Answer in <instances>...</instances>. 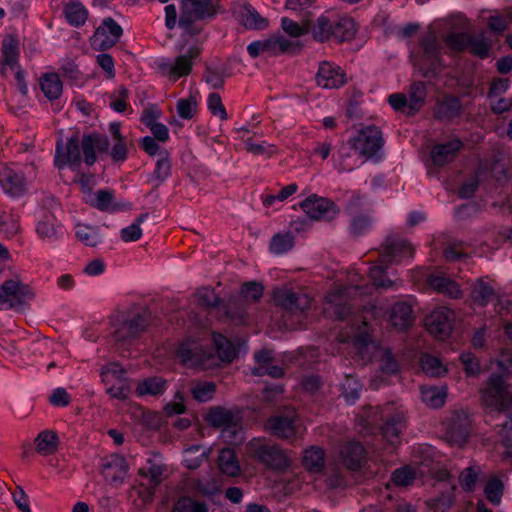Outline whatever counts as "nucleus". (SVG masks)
<instances>
[{
  "mask_svg": "<svg viewBox=\"0 0 512 512\" xmlns=\"http://www.w3.org/2000/svg\"><path fill=\"white\" fill-rule=\"evenodd\" d=\"M109 149V140L107 136L91 133L83 135L79 140L77 135L72 136L63 143L59 139L56 144L55 165L61 169L68 165L72 169L80 167L82 160L88 166H92L96 160V152L103 153Z\"/></svg>",
  "mask_w": 512,
  "mask_h": 512,
  "instance_id": "1",
  "label": "nucleus"
},
{
  "mask_svg": "<svg viewBox=\"0 0 512 512\" xmlns=\"http://www.w3.org/2000/svg\"><path fill=\"white\" fill-rule=\"evenodd\" d=\"M469 21L463 15L447 19L449 32L443 36V42L451 54L468 52L474 56L480 55V39L468 33Z\"/></svg>",
  "mask_w": 512,
  "mask_h": 512,
  "instance_id": "2",
  "label": "nucleus"
},
{
  "mask_svg": "<svg viewBox=\"0 0 512 512\" xmlns=\"http://www.w3.org/2000/svg\"><path fill=\"white\" fill-rule=\"evenodd\" d=\"M251 458L266 469L282 472L291 465V459L286 450L279 444L263 438H253L247 445Z\"/></svg>",
  "mask_w": 512,
  "mask_h": 512,
  "instance_id": "3",
  "label": "nucleus"
},
{
  "mask_svg": "<svg viewBox=\"0 0 512 512\" xmlns=\"http://www.w3.org/2000/svg\"><path fill=\"white\" fill-rule=\"evenodd\" d=\"M372 289L373 286L359 284L334 288L326 296L325 313L338 320L349 319L354 309V305L350 303L352 297L357 294H370Z\"/></svg>",
  "mask_w": 512,
  "mask_h": 512,
  "instance_id": "4",
  "label": "nucleus"
},
{
  "mask_svg": "<svg viewBox=\"0 0 512 512\" xmlns=\"http://www.w3.org/2000/svg\"><path fill=\"white\" fill-rule=\"evenodd\" d=\"M218 3L219 0H182L179 27L190 36L198 35L202 27L197 22L213 17Z\"/></svg>",
  "mask_w": 512,
  "mask_h": 512,
  "instance_id": "5",
  "label": "nucleus"
},
{
  "mask_svg": "<svg viewBox=\"0 0 512 512\" xmlns=\"http://www.w3.org/2000/svg\"><path fill=\"white\" fill-rule=\"evenodd\" d=\"M499 412H506L512 420V386L506 384L501 376L489 378L488 386L482 391V406Z\"/></svg>",
  "mask_w": 512,
  "mask_h": 512,
  "instance_id": "6",
  "label": "nucleus"
},
{
  "mask_svg": "<svg viewBox=\"0 0 512 512\" xmlns=\"http://www.w3.org/2000/svg\"><path fill=\"white\" fill-rule=\"evenodd\" d=\"M34 297L33 290L27 284L7 280L0 285V310L22 311Z\"/></svg>",
  "mask_w": 512,
  "mask_h": 512,
  "instance_id": "7",
  "label": "nucleus"
},
{
  "mask_svg": "<svg viewBox=\"0 0 512 512\" xmlns=\"http://www.w3.org/2000/svg\"><path fill=\"white\" fill-rule=\"evenodd\" d=\"M302 464L312 474H329L327 482L330 487H339L344 483V476L338 467L325 466V451L319 446H310L304 450Z\"/></svg>",
  "mask_w": 512,
  "mask_h": 512,
  "instance_id": "8",
  "label": "nucleus"
},
{
  "mask_svg": "<svg viewBox=\"0 0 512 512\" xmlns=\"http://www.w3.org/2000/svg\"><path fill=\"white\" fill-rule=\"evenodd\" d=\"M208 422L218 428H222V436L230 442H240L243 439L241 417L238 413L223 408H212L207 415Z\"/></svg>",
  "mask_w": 512,
  "mask_h": 512,
  "instance_id": "9",
  "label": "nucleus"
},
{
  "mask_svg": "<svg viewBox=\"0 0 512 512\" xmlns=\"http://www.w3.org/2000/svg\"><path fill=\"white\" fill-rule=\"evenodd\" d=\"M298 414L293 408H287L279 414L269 417L265 429L273 436L281 439H291L298 430Z\"/></svg>",
  "mask_w": 512,
  "mask_h": 512,
  "instance_id": "10",
  "label": "nucleus"
},
{
  "mask_svg": "<svg viewBox=\"0 0 512 512\" xmlns=\"http://www.w3.org/2000/svg\"><path fill=\"white\" fill-rule=\"evenodd\" d=\"M351 142L353 150L366 159L374 157L384 143L381 131L374 126L360 130Z\"/></svg>",
  "mask_w": 512,
  "mask_h": 512,
  "instance_id": "11",
  "label": "nucleus"
},
{
  "mask_svg": "<svg viewBox=\"0 0 512 512\" xmlns=\"http://www.w3.org/2000/svg\"><path fill=\"white\" fill-rule=\"evenodd\" d=\"M454 322L455 314L447 307L435 308L425 319L429 333L441 340L450 336Z\"/></svg>",
  "mask_w": 512,
  "mask_h": 512,
  "instance_id": "12",
  "label": "nucleus"
},
{
  "mask_svg": "<svg viewBox=\"0 0 512 512\" xmlns=\"http://www.w3.org/2000/svg\"><path fill=\"white\" fill-rule=\"evenodd\" d=\"M273 299L277 306L292 314L303 313L311 305V298L307 294L296 292L286 286L276 288Z\"/></svg>",
  "mask_w": 512,
  "mask_h": 512,
  "instance_id": "13",
  "label": "nucleus"
},
{
  "mask_svg": "<svg viewBox=\"0 0 512 512\" xmlns=\"http://www.w3.org/2000/svg\"><path fill=\"white\" fill-rule=\"evenodd\" d=\"M201 49L198 46H191L188 50L176 57L174 62L162 60L159 62L160 71L167 76L178 79L190 74L193 68V61L200 56Z\"/></svg>",
  "mask_w": 512,
  "mask_h": 512,
  "instance_id": "14",
  "label": "nucleus"
},
{
  "mask_svg": "<svg viewBox=\"0 0 512 512\" xmlns=\"http://www.w3.org/2000/svg\"><path fill=\"white\" fill-rule=\"evenodd\" d=\"M414 248L406 239L396 235L388 236L380 252L381 262L386 264L399 263L406 258H412Z\"/></svg>",
  "mask_w": 512,
  "mask_h": 512,
  "instance_id": "15",
  "label": "nucleus"
},
{
  "mask_svg": "<svg viewBox=\"0 0 512 512\" xmlns=\"http://www.w3.org/2000/svg\"><path fill=\"white\" fill-rule=\"evenodd\" d=\"M470 420L464 412H454L444 423L445 439L450 445L462 446L470 433Z\"/></svg>",
  "mask_w": 512,
  "mask_h": 512,
  "instance_id": "16",
  "label": "nucleus"
},
{
  "mask_svg": "<svg viewBox=\"0 0 512 512\" xmlns=\"http://www.w3.org/2000/svg\"><path fill=\"white\" fill-rule=\"evenodd\" d=\"M299 205L307 216L314 220H330L338 214L334 202L316 194L310 195Z\"/></svg>",
  "mask_w": 512,
  "mask_h": 512,
  "instance_id": "17",
  "label": "nucleus"
},
{
  "mask_svg": "<svg viewBox=\"0 0 512 512\" xmlns=\"http://www.w3.org/2000/svg\"><path fill=\"white\" fill-rule=\"evenodd\" d=\"M149 321V313L147 310L142 309L140 312L135 313L126 318L116 328L113 338L116 342H125L137 337L145 330Z\"/></svg>",
  "mask_w": 512,
  "mask_h": 512,
  "instance_id": "18",
  "label": "nucleus"
},
{
  "mask_svg": "<svg viewBox=\"0 0 512 512\" xmlns=\"http://www.w3.org/2000/svg\"><path fill=\"white\" fill-rule=\"evenodd\" d=\"M166 473L167 466L159 454H153L147 458L145 465L138 470V475L147 481L151 494L165 479Z\"/></svg>",
  "mask_w": 512,
  "mask_h": 512,
  "instance_id": "19",
  "label": "nucleus"
},
{
  "mask_svg": "<svg viewBox=\"0 0 512 512\" xmlns=\"http://www.w3.org/2000/svg\"><path fill=\"white\" fill-rule=\"evenodd\" d=\"M123 34L121 26L111 17L103 20L94 34V45L100 50L114 46Z\"/></svg>",
  "mask_w": 512,
  "mask_h": 512,
  "instance_id": "20",
  "label": "nucleus"
},
{
  "mask_svg": "<svg viewBox=\"0 0 512 512\" xmlns=\"http://www.w3.org/2000/svg\"><path fill=\"white\" fill-rule=\"evenodd\" d=\"M316 81L322 88L335 89L344 85L347 79L346 74L340 66L328 61H323L319 65Z\"/></svg>",
  "mask_w": 512,
  "mask_h": 512,
  "instance_id": "21",
  "label": "nucleus"
},
{
  "mask_svg": "<svg viewBox=\"0 0 512 512\" xmlns=\"http://www.w3.org/2000/svg\"><path fill=\"white\" fill-rule=\"evenodd\" d=\"M0 186L6 194L19 197L25 193L27 182L21 171L11 167H1Z\"/></svg>",
  "mask_w": 512,
  "mask_h": 512,
  "instance_id": "22",
  "label": "nucleus"
},
{
  "mask_svg": "<svg viewBox=\"0 0 512 512\" xmlns=\"http://www.w3.org/2000/svg\"><path fill=\"white\" fill-rule=\"evenodd\" d=\"M339 458L347 469L357 471L366 462V451L359 442L348 441L340 447Z\"/></svg>",
  "mask_w": 512,
  "mask_h": 512,
  "instance_id": "23",
  "label": "nucleus"
},
{
  "mask_svg": "<svg viewBox=\"0 0 512 512\" xmlns=\"http://www.w3.org/2000/svg\"><path fill=\"white\" fill-rule=\"evenodd\" d=\"M128 469L129 466L123 456L112 454L104 459L101 472L107 482L117 484L124 481Z\"/></svg>",
  "mask_w": 512,
  "mask_h": 512,
  "instance_id": "24",
  "label": "nucleus"
},
{
  "mask_svg": "<svg viewBox=\"0 0 512 512\" xmlns=\"http://www.w3.org/2000/svg\"><path fill=\"white\" fill-rule=\"evenodd\" d=\"M423 58L429 70H436L441 64V44L437 35L430 31L427 32L420 42Z\"/></svg>",
  "mask_w": 512,
  "mask_h": 512,
  "instance_id": "25",
  "label": "nucleus"
},
{
  "mask_svg": "<svg viewBox=\"0 0 512 512\" xmlns=\"http://www.w3.org/2000/svg\"><path fill=\"white\" fill-rule=\"evenodd\" d=\"M462 148L459 139H452L446 143L435 144L431 148L430 156L434 166L442 167L453 162Z\"/></svg>",
  "mask_w": 512,
  "mask_h": 512,
  "instance_id": "26",
  "label": "nucleus"
},
{
  "mask_svg": "<svg viewBox=\"0 0 512 512\" xmlns=\"http://www.w3.org/2000/svg\"><path fill=\"white\" fill-rule=\"evenodd\" d=\"M36 233L42 240L53 242L61 236L62 227L52 213L43 211L36 224Z\"/></svg>",
  "mask_w": 512,
  "mask_h": 512,
  "instance_id": "27",
  "label": "nucleus"
},
{
  "mask_svg": "<svg viewBox=\"0 0 512 512\" xmlns=\"http://www.w3.org/2000/svg\"><path fill=\"white\" fill-rule=\"evenodd\" d=\"M390 321L399 330H406L414 322L412 306L405 302H397L391 308Z\"/></svg>",
  "mask_w": 512,
  "mask_h": 512,
  "instance_id": "28",
  "label": "nucleus"
},
{
  "mask_svg": "<svg viewBox=\"0 0 512 512\" xmlns=\"http://www.w3.org/2000/svg\"><path fill=\"white\" fill-rule=\"evenodd\" d=\"M427 283L433 290L447 295L450 298H458L461 295L458 284L443 273L429 275L427 277Z\"/></svg>",
  "mask_w": 512,
  "mask_h": 512,
  "instance_id": "29",
  "label": "nucleus"
},
{
  "mask_svg": "<svg viewBox=\"0 0 512 512\" xmlns=\"http://www.w3.org/2000/svg\"><path fill=\"white\" fill-rule=\"evenodd\" d=\"M219 313L235 323H244L247 315V303L240 297H232L221 305Z\"/></svg>",
  "mask_w": 512,
  "mask_h": 512,
  "instance_id": "30",
  "label": "nucleus"
},
{
  "mask_svg": "<svg viewBox=\"0 0 512 512\" xmlns=\"http://www.w3.org/2000/svg\"><path fill=\"white\" fill-rule=\"evenodd\" d=\"M85 203L104 212L118 210V205L114 201V194L110 190H99L96 193L88 192Z\"/></svg>",
  "mask_w": 512,
  "mask_h": 512,
  "instance_id": "31",
  "label": "nucleus"
},
{
  "mask_svg": "<svg viewBox=\"0 0 512 512\" xmlns=\"http://www.w3.org/2000/svg\"><path fill=\"white\" fill-rule=\"evenodd\" d=\"M171 174L170 155L166 150H162L158 154L155 169L149 176L148 182L154 187H159Z\"/></svg>",
  "mask_w": 512,
  "mask_h": 512,
  "instance_id": "32",
  "label": "nucleus"
},
{
  "mask_svg": "<svg viewBox=\"0 0 512 512\" xmlns=\"http://www.w3.org/2000/svg\"><path fill=\"white\" fill-rule=\"evenodd\" d=\"M405 427V417L401 412L390 416L381 427L383 437L392 445L398 442L399 436Z\"/></svg>",
  "mask_w": 512,
  "mask_h": 512,
  "instance_id": "33",
  "label": "nucleus"
},
{
  "mask_svg": "<svg viewBox=\"0 0 512 512\" xmlns=\"http://www.w3.org/2000/svg\"><path fill=\"white\" fill-rule=\"evenodd\" d=\"M262 41L265 53L269 55H279L291 51L297 44L295 41L289 40L279 33L273 34Z\"/></svg>",
  "mask_w": 512,
  "mask_h": 512,
  "instance_id": "34",
  "label": "nucleus"
},
{
  "mask_svg": "<svg viewBox=\"0 0 512 512\" xmlns=\"http://www.w3.org/2000/svg\"><path fill=\"white\" fill-rule=\"evenodd\" d=\"M422 401L431 408L442 407L447 398V387L442 386H422L420 389Z\"/></svg>",
  "mask_w": 512,
  "mask_h": 512,
  "instance_id": "35",
  "label": "nucleus"
},
{
  "mask_svg": "<svg viewBox=\"0 0 512 512\" xmlns=\"http://www.w3.org/2000/svg\"><path fill=\"white\" fill-rule=\"evenodd\" d=\"M332 38L339 42L351 39L356 33V25L352 18L334 14Z\"/></svg>",
  "mask_w": 512,
  "mask_h": 512,
  "instance_id": "36",
  "label": "nucleus"
},
{
  "mask_svg": "<svg viewBox=\"0 0 512 512\" xmlns=\"http://www.w3.org/2000/svg\"><path fill=\"white\" fill-rule=\"evenodd\" d=\"M504 481L502 477L491 475L483 486V494L492 505H499L504 494Z\"/></svg>",
  "mask_w": 512,
  "mask_h": 512,
  "instance_id": "37",
  "label": "nucleus"
},
{
  "mask_svg": "<svg viewBox=\"0 0 512 512\" xmlns=\"http://www.w3.org/2000/svg\"><path fill=\"white\" fill-rule=\"evenodd\" d=\"M218 467L227 476H237L240 472V465L236 453L231 448L220 450L218 456Z\"/></svg>",
  "mask_w": 512,
  "mask_h": 512,
  "instance_id": "38",
  "label": "nucleus"
},
{
  "mask_svg": "<svg viewBox=\"0 0 512 512\" xmlns=\"http://www.w3.org/2000/svg\"><path fill=\"white\" fill-rule=\"evenodd\" d=\"M334 14H324L318 17L312 26V34L315 40L324 42L332 38Z\"/></svg>",
  "mask_w": 512,
  "mask_h": 512,
  "instance_id": "39",
  "label": "nucleus"
},
{
  "mask_svg": "<svg viewBox=\"0 0 512 512\" xmlns=\"http://www.w3.org/2000/svg\"><path fill=\"white\" fill-rule=\"evenodd\" d=\"M209 449L201 445H192L183 452V462L188 469L199 468L208 458Z\"/></svg>",
  "mask_w": 512,
  "mask_h": 512,
  "instance_id": "40",
  "label": "nucleus"
},
{
  "mask_svg": "<svg viewBox=\"0 0 512 512\" xmlns=\"http://www.w3.org/2000/svg\"><path fill=\"white\" fill-rule=\"evenodd\" d=\"M184 487L190 492L204 496H213L219 491V485L215 479L204 481L198 478H188Z\"/></svg>",
  "mask_w": 512,
  "mask_h": 512,
  "instance_id": "41",
  "label": "nucleus"
},
{
  "mask_svg": "<svg viewBox=\"0 0 512 512\" xmlns=\"http://www.w3.org/2000/svg\"><path fill=\"white\" fill-rule=\"evenodd\" d=\"M40 87L49 100H56L62 94V82L56 73L44 74L40 79Z\"/></svg>",
  "mask_w": 512,
  "mask_h": 512,
  "instance_id": "42",
  "label": "nucleus"
},
{
  "mask_svg": "<svg viewBox=\"0 0 512 512\" xmlns=\"http://www.w3.org/2000/svg\"><path fill=\"white\" fill-rule=\"evenodd\" d=\"M74 230L76 238L86 246L95 247L102 241L97 227L78 223Z\"/></svg>",
  "mask_w": 512,
  "mask_h": 512,
  "instance_id": "43",
  "label": "nucleus"
},
{
  "mask_svg": "<svg viewBox=\"0 0 512 512\" xmlns=\"http://www.w3.org/2000/svg\"><path fill=\"white\" fill-rule=\"evenodd\" d=\"M177 355L184 363L199 364L203 361L204 355L200 353L196 342L186 340L177 348Z\"/></svg>",
  "mask_w": 512,
  "mask_h": 512,
  "instance_id": "44",
  "label": "nucleus"
},
{
  "mask_svg": "<svg viewBox=\"0 0 512 512\" xmlns=\"http://www.w3.org/2000/svg\"><path fill=\"white\" fill-rule=\"evenodd\" d=\"M2 59L11 70L18 68V41L12 36H6L2 41Z\"/></svg>",
  "mask_w": 512,
  "mask_h": 512,
  "instance_id": "45",
  "label": "nucleus"
},
{
  "mask_svg": "<svg viewBox=\"0 0 512 512\" xmlns=\"http://www.w3.org/2000/svg\"><path fill=\"white\" fill-rule=\"evenodd\" d=\"M35 442L37 451L42 455L53 454L58 448V436L51 430L40 432Z\"/></svg>",
  "mask_w": 512,
  "mask_h": 512,
  "instance_id": "46",
  "label": "nucleus"
},
{
  "mask_svg": "<svg viewBox=\"0 0 512 512\" xmlns=\"http://www.w3.org/2000/svg\"><path fill=\"white\" fill-rule=\"evenodd\" d=\"M65 18L72 26L83 25L88 17V11L80 2H71L64 7Z\"/></svg>",
  "mask_w": 512,
  "mask_h": 512,
  "instance_id": "47",
  "label": "nucleus"
},
{
  "mask_svg": "<svg viewBox=\"0 0 512 512\" xmlns=\"http://www.w3.org/2000/svg\"><path fill=\"white\" fill-rule=\"evenodd\" d=\"M212 338L219 359L223 362H231L236 356L233 344L219 333H213Z\"/></svg>",
  "mask_w": 512,
  "mask_h": 512,
  "instance_id": "48",
  "label": "nucleus"
},
{
  "mask_svg": "<svg viewBox=\"0 0 512 512\" xmlns=\"http://www.w3.org/2000/svg\"><path fill=\"white\" fill-rule=\"evenodd\" d=\"M166 390V382L160 377H150L141 381L136 388L138 396H156Z\"/></svg>",
  "mask_w": 512,
  "mask_h": 512,
  "instance_id": "49",
  "label": "nucleus"
},
{
  "mask_svg": "<svg viewBox=\"0 0 512 512\" xmlns=\"http://www.w3.org/2000/svg\"><path fill=\"white\" fill-rule=\"evenodd\" d=\"M426 94V85L423 82H414L411 85L408 97L410 102L409 116L416 114L421 109L425 102Z\"/></svg>",
  "mask_w": 512,
  "mask_h": 512,
  "instance_id": "50",
  "label": "nucleus"
},
{
  "mask_svg": "<svg viewBox=\"0 0 512 512\" xmlns=\"http://www.w3.org/2000/svg\"><path fill=\"white\" fill-rule=\"evenodd\" d=\"M353 150L351 140L342 144L338 150V160L335 162L334 166L338 170V172H350L359 166L356 160L350 161L351 151Z\"/></svg>",
  "mask_w": 512,
  "mask_h": 512,
  "instance_id": "51",
  "label": "nucleus"
},
{
  "mask_svg": "<svg viewBox=\"0 0 512 512\" xmlns=\"http://www.w3.org/2000/svg\"><path fill=\"white\" fill-rule=\"evenodd\" d=\"M208 506L202 501H197L190 496L179 497L173 505L171 512H208Z\"/></svg>",
  "mask_w": 512,
  "mask_h": 512,
  "instance_id": "52",
  "label": "nucleus"
},
{
  "mask_svg": "<svg viewBox=\"0 0 512 512\" xmlns=\"http://www.w3.org/2000/svg\"><path fill=\"white\" fill-rule=\"evenodd\" d=\"M379 263V265L373 266L369 270V277L373 282V286L384 289L394 287L395 283L388 279L385 274L389 264L381 262V257L379 258Z\"/></svg>",
  "mask_w": 512,
  "mask_h": 512,
  "instance_id": "53",
  "label": "nucleus"
},
{
  "mask_svg": "<svg viewBox=\"0 0 512 512\" xmlns=\"http://www.w3.org/2000/svg\"><path fill=\"white\" fill-rule=\"evenodd\" d=\"M294 246V236L290 232L277 233L270 241V251L274 254H283Z\"/></svg>",
  "mask_w": 512,
  "mask_h": 512,
  "instance_id": "54",
  "label": "nucleus"
},
{
  "mask_svg": "<svg viewBox=\"0 0 512 512\" xmlns=\"http://www.w3.org/2000/svg\"><path fill=\"white\" fill-rule=\"evenodd\" d=\"M225 65L207 66L204 73V80L214 89H220L224 85L227 76Z\"/></svg>",
  "mask_w": 512,
  "mask_h": 512,
  "instance_id": "55",
  "label": "nucleus"
},
{
  "mask_svg": "<svg viewBox=\"0 0 512 512\" xmlns=\"http://www.w3.org/2000/svg\"><path fill=\"white\" fill-rule=\"evenodd\" d=\"M421 367L424 373L433 377H441L447 372L440 359L428 354L421 358Z\"/></svg>",
  "mask_w": 512,
  "mask_h": 512,
  "instance_id": "56",
  "label": "nucleus"
},
{
  "mask_svg": "<svg viewBox=\"0 0 512 512\" xmlns=\"http://www.w3.org/2000/svg\"><path fill=\"white\" fill-rule=\"evenodd\" d=\"M148 218V213H143L139 215L135 222H133L131 225L123 228L120 232L121 239L124 242H133L140 239L142 236V230L140 228L141 223L145 221V219Z\"/></svg>",
  "mask_w": 512,
  "mask_h": 512,
  "instance_id": "57",
  "label": "nucleus"
},
{
  "mask_svg": "<svg viewBox=\"0 0 512 512\" xmlns=\"http://www.w3.org/2000/svg\"><path fill=\"white\" fill-rule=\"evenodd\" d=\"M264 292V287L261 283L257 281H249L244 284H242L240 289V294L242 296V299L251 302H257L259 301Z\"/></svg>",
  "mask_w": 512,
  "mask_h": 512,
  "instance_id": "58",
  "label": "nucleus"
},
{
  "mask_svg": "<svg viewBox=\"0 0 512 512\" xmlns=\"http://www.w3.org/2000/svg\"><path fill=\"white\" fill-rule=\"evenodd\" d=\"M361 388L360 382L348 375L342 384V394L347 402L354 403L360 397Z\"/></svg>",
  "mask_w": 512,
  "mask_h": 512,
  "instance_id": "59",
  "label": "nucleus"
},
{
  "mask_svg": "<svg viewBox=\"0 0 512 512\" xmlns=\"http://www.w3.org/2000/svg\"><path fill=\"white\" fill-rule=\"evenodd\" d=\"M196 297L200 305L208 308L214 307L218 312L220 311L222 301H220L213 289L203 287L197 291Z\"/></svg>",
  "mask_w": 512,
  "mask_h": 512,
  "instance_id": "60",
  "label": "nucleus"
},
{
  "mask_svg": "<svg viewBox=\"0 0 512 512\" xmlns=\"http://www.w3.org/2000/svg\"><path fill=\"white\" fill-rule=\"evenodd\" d=\"M479 479V470L477 466L465 468L459 475V483L464 491H473Z\"/></svg>",
  "mask_w": 512,
  "mask_h": 512,
  "instance_id": "61",
  "label": "nucleus"
},
{
  "mask_svg": "<svg viewBox=\"0 0 512 512\" xmlns=\"http://www.w3.org/2000/svg\"><path fill=\"white\" fill-rule=\"evenodd\" d=\"M197 99L194 96H190L189 98H180L177 101L176 109L178 115L182 119H192L197 111Z\"/></svg>",
  "mask_w": 512,
  "mask_h": 512,
  "instance_id": "62",
  "label": "nucleus"
},
{
  "mask_svg": "<svg viewBox=\"0 0 512 512\" xmlns=\"http://www.w3.org/2000/svg\"><path fill=\"white\" fill-rule=\"evenodd\" d=\"M243 24L249 29L263 30L268 27V20L254 8H248L243 15Z\"/></svg>",
  "mask_w": 512,
  "mask_h": 512,
  "instance_id": "63",
  "label": "nucleus"
},
{
  "mask_svg": "<svg viewBox=\"0 0 512 512\" xmlns=\"http://www.w3.org/2000/svg\"><path fill=\"white\" fill-rule=\"evenodd\" d=\"M125 370L116 362L109 363L101 370L102 381L108 386L113 381L124 380Z\"/></svg>",
  "mask_w": 512,
  "mask_h": 512,
  "instance_id": "64",
  "label": "nucleus"
}]
</instances>
